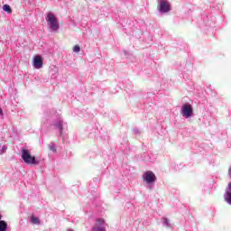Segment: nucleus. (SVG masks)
Instances as JSON below:
<instances>
[{
    "mask_svg": "<svg viewBox=\"0 0 231 231\" xmlns=\"http://www.w3.org/2000/svg\"><path fill=\"white\" fill-rule=\"evenodd\" d=\"M8 148L6 147V146H3L2 147V150H1V152H0V154H3L4 152H6V150H7Z\"/></svg>",
    "mask_w": 231,
    "mask_h": 231,
    "instance_id": "nucleus-16",
    "label": "nucleus"
},
{
    "mask_svg": "<svg viewBox=\"0 0 231 231\" xmlns=\"http://www.w3.org/2000/svg\"><path fill=\"white\" fill-rule=\"evenodd\" d=\"M49 147H50V150L52 151V152H55V151H57V150L55 149V144H53V143H50V144H49Z\"/></svg>",
    "mask_w": 231,
    "mask_h": 231,
    "instance_id": "nucleus-15",
    "label": "nucleus"
},
{
    "mask_svg": "<svg viewBox=\"0 0 231 231\" xmlns=\"http://www.w3.org/2000/svg\"><path fill=\"white\" fill-rule=\"evenodd\" d=\"M31 223H32V225H41V220L39 219V217H36L35 216H32Z\"/></svg>",
    "mask_w": 231,
    "mask_h": 231,
    "instance_id": "nucleus-11",
    "label": "nucleus"
},
{
    "mask_svg": "<svg viewBox=\"0 0 231 231\" xmlns=\"http://www.w3.org/2000/svg\"><path fill=\"white\" fill-rule=\"evenodd\" d=\"M33 68H35V69H41V68H42V57H41V55H36L34 57Z\"/></svg>",
    "mask_w": 231,
    "mask_h": 231,
    "instance_id": "nucleus-8",
    "label": "nucleus"
},
{
    "mask_svg": "<svg viewBox=\"0 0 231 231\" xmlns=\"http://www.w3.org/2000/svg\"><path fill=\"white\" fill-rule=\"evenodd\" d=\"M228 174H229V176H230V178H231V167H230L229 170H228Z\"/></svg>",
    "mask_w": 231,
    "mask_h": 231,
    "instance_id": "nucleus-17",
    "label": "nucleus"
},
{
    "mask_svg": "<svg viewBox=\"0 0 231 231\" xmlns=\"http://www.w3.org/2000/svg\"><path fill=\"white\" fill-rule=\"evenodd\" d=\"M224 199L228 205H231V182L228 183L227 188L226 189V193L224 194Z\"/></svg>",
    "mask_w": 231,
    "mask_h": 231,
    "instance_id": "nucleus-9",
    "label": "nucleus"
},
{
    "mask_svg": "<svg viewBox=\"0 0 231 231\" xmlns=\"http://www.w3.org/2000/svg\"><path fill=\"white\" fill-rule=\"evenodd\" d=\"M52 125L54 126V129H57L60 133V136H62L64 133V121L62 119L56 120Z\"/></svg>",
    "mask_w": 231,
    "mask_h": 231,
    "instance_id": "nucleus-6",
    "label": "nucleus"
},
{
    "mask_svg": "<svg viewBox=\"0 0 231 231\" xmlns=\"http://www.w3.org/2000/svg\"><path fill=\"white\" fill-rule=\"evenodd\" d=\"M157 10L160 14H169L171 12V4L167 0H158Z\"/></svg>",
    "mask_w": 231,
    "mask_h": 231,
    "instance_id": "nucleus-4",
    "label": "nucleus"
},
{
    "mask_svg": "<svg viewBox=\"0 0 231 231\" xmlns=\"http://www.w3.org/2000/svg\"><path fill=\"white\" fill-rule=\"evenodd\" d=\"M104 223H106V221L103 218H98L97 220V224L92 228V231H106V227L104 226Z\"/></svg>",
    "mask_w": 231,
    "mask_h": 231,
    "instance_id": "nucleus-7",
    "label": "nucleus"
},
{
    "mask_svg": "<svg viewBox=\"0 0 231 231\" xmlns=\"http://www.w3.org/2000/svg\"><path fill=\"white\" fill-rule=\"evenodd\" d=\"M0 116H3V109L0 108Z\"/></svg>",
    "mask_w": 231,
    "mask_h": 231,
    "instance_id": "nucleus-18",
    "label": "nucleus"
},
{
    "mask_svg": "<svg viewBox=\"0 0 231 231\" xmlns=\"http://www.w3.org/2000/svg\"><path fill=\"white\" fill-rule=\"evenodd\" d=\"M74 53H79L80 51V46L75 45L73 48Z\"/></svg>",
    "mask_w": 231,
    "mask_h": 231,
    "instance_id": "nucleus-14",
    "label": "nucleus"
},
{
    "mask_svg": "<svg viewBox=\"0 0 231 231\" xmlns=\"http://www.w3.org/2000/svg\"><path fill=\"white\" fill-rule=\"evenodd\" d=\"M1 219H3V216L0 215V231H6L8 228V224L6 221Z\"/></svg>",
    "mask_w": 231,
    "mask_h": 231,
    "instance_id": "nucleus-10",
    "label": "nucleus"
},
{
    "mask_svg": "<svg viewBox=\"0 0 231 231\" xmlns=\"http://www.w3.org/2000/svg\"><path fill=\"white\" fill-rule=\"evenodd\" d=\"M3 10H4L5 12H7V14H12V8H11L10 5H5L3 6Z\"/></svg>",
    "mask_w": 231,
    "mask_h": 231,
    "instance_id": "nucleus-13",
    "label": "nucleus"
},
{
    "mask_svg": "<svg viewBox=\"0 0 231 231\" xmlns=\"http://www.w3.org/2000/svg\"><path fill=\"white\" fill-rule=\"evenodd\" d=\"M162 225H164V226H167L168 228H171V222L169 221V218L162 217Z\"/></svg>",
    "mask_w": 231,
    "mask_h": 231,
    "instance_id": "nucleus-12",
    "label": "nucleus"
},
{
    "mask_svg": "<svg viewBox=\"0 0 231 231\" xmlns=\"http://www.w3.org/2000/svg\"><path fill=\"white\" fill-rule=\"evenodd\" d=\"M136 134L140 133V131H138V129H134V130Z\"/></svg>",
    "mask_w": 231,
    "mask_h": 231,
    "instance_id": "nucleus-19",
    "label": "nucleus"
},
{
    "mask_svg": "<svg viewBox=\"0 0 231 231\" xmlns=\"http://www.w3.org/2000/svg\"><path fill=\"white\" fill-rule=\"evenodd\" d=\"M193 113H194V110L192 109V105L186 103L182 106L181 115L184 118H190Z\"/></svg>",
    "mask_w": 231,
    "mask_h": 231,
    "instance_id": "nucleus-5",
    "label": "nucleus"
},
{
    "mask_svg": "<svg viewBox=\"0 0 231 231\" xmlns=\"http://www.w3.org/2000/svg\"><path fill=\"white\" fill-rule=\"evenodd\" d=\"M45 19L47 21V23L50 24L51 30L52 32H57L59 30V20L57 19V16L53 14V13H48Z\"/></svg>",
    "mask_w": 231,
    "mask_h": 231,
    "instance_id": "nucleus-3",
    "label": "nucleus"
},
{
    "mask_svg": "<svg viewBox=\"0 0 231 231\" xmlns=\"http://www.w3.org/2000/svg\"><path fill=\"white\" fill-rule=\"evenodd\" d=\"M143 181L147 183V187L150 190L154 189V183L156 182V175L152 171H147L143 176Z\"/></svg>",
    "mask_w": 231,
    "mask_h": 231,
    "instance_id": "nucleus-2",
    "label": "nucleus"
},
{
    "mask_svg": "<svg viewBox=\"0 0 231 231\" xmlns=\"http://www.w3.org/2000/svg\"><path fill=\"white\" fill-rule=\"evenodd\" d=\"M21 152L22 160H23L24 163H27V165H39V161L35 160V157L32 156L30 150L22 148Z\"/></svg>",
    "mask_w": 231,
    "mask_h": 231,
    "instance_id": "nucleus-1",
    "label": "nucleus"
}]
</instances>
